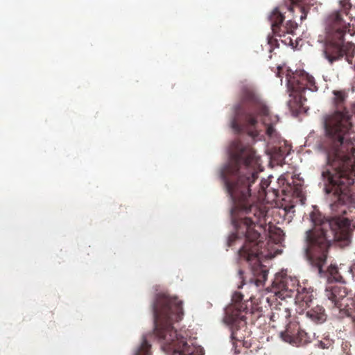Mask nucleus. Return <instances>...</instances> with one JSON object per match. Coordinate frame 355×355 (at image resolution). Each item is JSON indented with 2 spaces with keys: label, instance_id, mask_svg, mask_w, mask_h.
<instances>
[{
  "label": "nucleus",
  "instance_id": "b1692460",
  "mask_svg": "<svg viewBox=\"0 0 355 355\" xmlns=\"http://www.w3.org/2000/svg\"><path fill=\"white\" fill-rule=\"evenodd\" d=\"M282 68H283V66H282V65H279L277 67V72L276 73L277 76H278V77L281 76L280 73H281V70L282 69Z\"/></svg>",
  "mask_w": 355,
  "mask_h": 355
},
{
  "label": "nucleus",
  "instance_id": "dca6fc26",
  "mask_svg": "<svg viewBox=\"0 0 355 355\" xmlns=\"http://www.w3.org/2000/svg\"><path fill=\"white\" fill-rule=\"evenodd\" d=\"M268 44L270 46V51H272V49L279 48V41L277 39L273 37L272 36L268 35L267 37Z\"/></svg>",
  "mask_w": 355,
  "mask_h": 355
},
{
  "label": "nucleus",
  "instance_id": "39448f33",
  "mask_svg": "<svg viewBox=\"0 0 355 355\" xmlns=\"http://www.w3.org/2000/svg\"><path fill=\"white\" fill-rule=\"evenodd\" d=\"M349 24L346 23L338 13L330 15L325 27L328 37L323 42L322 55L329 64L345 58L352 64L355 55V44L345 41V35Z\"/></svg>",
  "mask_w": 355,
  "mask_h": 355
},
{
  "label": "nucleus",
  "instance_id": "c85d7f7f",
  "mask_svg": "<svg viewBox=\"0 0 355 355\" xmlns=\"http://www.w3.org/2000/svg\"><path fill=\"white\" fill-rule=\"evenodd\" d=\"M275 118H276V121H279V116H278V115H276V116H275Z\"/></svg>",
  "mask_w": 355,
  "mask_h": 355
},
{
  "label": "nucleus",
  "instance_id": "9b49d317",
  "mask_svg": "<svg viewBox=\"0 0 355 355\" xmlns=\"http://www.w3.org/2000/svg\"><path fill=\"white\" fill-rule=\"evenodd\" d=\"M268 19L270 21L272 31L275 33V28H279L283 24L285 17L284 14L279 11V8L276 7L268 15Z\"/></svg>",
  "mask_w": 355,
  "mask_h": 355
},
{
  "label": "nucleus",
  "instance_id": "f3484780",
  "mask_svg": "<svg viewBox=\"0 0 355 355\" xmlns=\"http://www.w3.org/2000/svg\"><path fill=\"white\" fill-rule=\"evenodd\" d=\"M270 184V182L268 179L262 178L259 182L260 189L262 191L266 189L269 187Z\"/></svg>",
  "mask_w": 355,
  "mask_h": 355
},
{
  "label": "nucleus",
  "instance_id": "6e6552de",
  "mask_svg": "<svg viewBox=\"0 0 355 355\" xmlns=\"http://www.w3.org/2000/svg\"><path fill=\"white\" fill-rule=\"evenodd\" d=\"M279 336L284 342L296 347H304L311 343L308 333L297 326L287 327L279 333Z\"/></svg>",
  "mask_w": 355,
  "mask_h": 355
},
{
  "label": "nucleus",
  "instance_id": "aec40b11",
  "mask_svg": "<svg viewBox=\"0 0 355 355\" xmlns=\"http://www.w3.org/2000/svg\"><path fill=\"white\" fill-rule=\"evenodd\" d=\"M243 295L239 292H234L232 295V300L236 302H240L243 300Z\"/></svg>",
  "mask_w": 355,
  "mask_h": 355
},
{
  "label": "nucleus",
  "instance_id": "cd10ccee",
  "mask_svg": "<svg viewBox=\"0 0 355 355\" xmlns=\"http://www.w3.org/2000/svg\"><path fill=\"white\" fill-rule=\"evenodd\" d=\"M282 42L284 43L286 45L287 44L286 40H282Z\"/></svg>",
  "mask_w": 355,
  "mask_h": 355
},
{
  "label": "nucleus",
  "instance_id": "f8f14e48",
  "mask_svg": "<svg viewBox=\"0 0 355 355\" xmlns=\"http://www.w3.org/2000/svg\"><path fill=\"white\" fill-rule=\"evenodd\" d=\"M150 349L148 335H143L140 343L134 349L132 355H151Z\"/></svg>",
  "mask_w": 355,
  "mask_h": 355
},
{
  "label": "nucleus",
  "instance_id": "6ab92c4d",
  "mask_svg": "<svg viewBox=\"0 0 355 355\" xmlns=\"http://www.w3.org/2000/svg\"><path fill=\"white\" fill-rule=\"evenodd\" d=\"M334 94L339 99L340 103H343L345 100V95L341 91H334Z\"/></svg>",
  "mask_w": 355,
  "mask_h": 355
},
{
  "label": "nucleus",
  "instance_id": "f257e3e1",
  "mask_svg": "<svg viewBox=\"0 0 355 355\" xmlns=\"http://www.w3.org/2000/svg\"><path fill=\"white\" fill-rule=\"evenodd\" d=\"M352 117L346 108L336 111V119L331 125L329 122L333 116H323L322 126L326 139L315 145V149L325 156L321 171L322 182L319 184L323 185V192L329 198L331 214L325 216L318 210L310 213L313 228L305 232L303 254L321 277L325 276L323 267L334 243L340 248L349 247L355 230L353 219L346 216L347 209L342 208L355 207V193L351 188L355 182V174L349 171L341 150L352 127Z\"/></svg>",
  "mask_w": 355,
  "mask_h": 355
},
{
  "label": "nucleus",
  "instance_id": "4468645a",
  "mask_svg": "<svg viewBox=\"0 0 355 355\" xmlns=\"http://www.w3.org/2000/svg\"><path fill=\"white\" fill-rule=\"evenodd\" d=\"M309 266H310V269L313 272H317L318 275L320 278H326L327 279V282L329 284H331L332 282H340L342 284H345V282L343 279V277L341 275H338V277H334L331 273H329V271L324 270L323 268V270L325 272V276L321 277L317 270L313 269L311 266L308 263Z\"/></svg>",
  "mask_w": 355,
  "mask_h": 355
},
{
  "label": "nucleus",
  "instance_id": "9d476101",
  "mask_svg": "<svg viewBox=\"0 0 355 355\" xmlns=\"http://www.w3.org/2000/svg\"><path fill=\"white\" fill-rule=\"evenodd\" d=\"M306 317L315 324H322L327 320L325 309L320 305L313 306L305 312Z\"/></svg>",
  "mask_w": 355,
  "mask_h": 355
},
{
  "label": "nucleus",
  "instance_id": "393cba45",
  "mask_svg": "<svg viewBox=\"0 0 355 355\" xmlns=\"http://www.w3.org/2000/svg\"><path fill=\"white\" fill-rule=\"evenodd\" d=\"M288 10L290 11V12H294V8H293V6H288Z\"/></svg>",
  "mask_w": 355,
  "mask_h": 355
},
{
  "label": "nucleus",
  "instance_id": "c756f323",
  "mask_svg": "<svg viewBox=\"0 0 355 355\" xmlns=\"http://www.w3.org/2000/svg\"><path fill=\"white\" fill-rule=\"evenodd\" d=\"M272 178V175H270L268 177V180H269L270 178Z\"/></svg>",
  "mask_w": 355,
  "mask_h": 355
},
{
  "label": "nucleus",
  "instance_id": "20e7f679",
  "mask_svg": "<svg viewBox=\"0 0 355 355\" xmlns=\"http://www.w3.org/2000/svg\"><path fill=\"white\" fill-rule=\"evenodd\" d=\"M258 116L262 117L267 135L270 138L276 137L277 132L274 128L268 107L257 94L243 87L241 103H236L233 107L230 128L236 134L245 132L253 140H259V132L257 129Z\"/></svg>",
  "mask_w": 355,
  "mask_h": 355
},
{
  "label": "nucleus",
  "instance_id": "ddd939ff",
  "mask_svg": "<svg viewBox=\"0 0 355 355\" xmlns=\"http://www.w3.org/2000/svg\"><path fill=\"white\" fill-rule=\"evenodd\" d=\"M290 1L293 5L297 6L299 8L300 12H302V15L300 16L301 21H302L304 19H306L307 14L310 9V6L313 5V3L311 2L313 0H290Z\"/></svg>",
  "mask_w": 355,
  "mask_h": 355
},
{
  "label": "nucleus",
  "instance_id": "4be33fe9",
  "mask_svg": "<svg viewBox=\"0 0 355 355\" xmlns=\"http://www.w3.org/2000/svg\"><path fill=\"white\" fill-rule=\"evenodd\" d=\"M291 101H288L287 102V104H288V106H289V107H290V110H291V112L292 116H293V117L296 118V117H297V116H298V115H299V114H300V110H294L292 107H291Z\"/></svg>",
  "mask_w": 355,
  "mask_h": 355
},
{
  "label": "nucleus",
  "instance_id": "bb28decb",
  "mask_svg": "<svg viewBox=\"0 0 355 355\" xmlns=\"http://www.w3.org/2000/svg\"><path fill=\"white\" fill-rule=\"evenodd\" d=\"M207 307H208V308H209V307H211V306H212L211 303H210V302H207Z\"/></svg>",
  "mask_w": 355,
  "mask_h": 355
},
{
  "label": "nucleus",
  "instance_id": "a211bd4d",
  "mask_svg": "<svg viewBox=\"0 0 355 355\" xmlns=\"http://www.w3.org/2000/svg\"><path fill=\"white\" fill-rule=\"evenodd\" d=\"M297 26L298 25L296 22L293 21L291 19L287 21V22H286V28L288 30H289L288 33H291L292 31L297 28Z\"/></svg>",
  "mask_w": 355,
  "mask_h": 355
},
{
  "label": "nucleus",
  "instance_id": "1a4fd4ad",
  "mask_svg": "<svg viewBox=\"0 0 355 355\" xmlns=\"http://www.w3.org/2000/svg\"><path fill=\"white\" fill-rule=\"evenodd\" d=\"M324 295L334 307L341 309L343 308L341 301L347 296V290L343 286L329 285L326 287Z\"/></svg>",
  "mask_w": 355,
  "mask_h": 355
},
{
  "label": "nucleus",
  "instance_id": "0eeeda50",
  "mask_svg": "<svg viewBox=\"0 0 355 355\" xmlns=\"http://www.w3.org/2000/svg\"><path fill=\"white\" fill-rule=\"evenodd\" d=\"M227 307L225 308V315L223 318V322L229 328L230 331V340L232 345V349L234 355L240 354V351L237 349L236 341L239 339L236 337V334L241 329V323L246 319L245 316L241 315L240 308L236 307V310L232 312L226 311Z\"/></svg>",
  "mask_w": 355,
  "mask_h": 355
},
{
  "label": "nucleus",
  "instance_id": "7ed1b4c3",
  "mask_svg": "<svg viewBox=\"0 0 355 355\" xmlns=\"http://www.w3.org/2000/svg\"><path fill=\"white\" fill-rule=\"evenodd\" d=\"M182 305V300L176 296L155 293L150 305L153 329L149 336H155L159 341L162 350L168 355H204L201 346L189 345L173 326L183 318Z\"/></svg>",
  "mask_w": 355,
  "mask_h": 355
},
{
  "label": "nucleus",
  "instance_id": "412c9836",
  "mask_svg": "<svg viewBox=\"0 0 355 355\" xmlns=\"http://www.w3.org/2000/svg\"><path fill=\"white\" fill-rule=\"evenodd\" d=\"M238 275L239 276L240 279L241 280V283L239 285V288H242L243 286L245 284L244 279V271L242 269L239 270Z\"/></svg>",
  "mask_w": 355,
  "mask_h": 355
},
{
  "label": "nucleus",
  "instance_id": "a878e982",
  "mask_svg": "<svg viewBox=\"0 0 355 355\" xmlns=\"http://www.w3.org/2000/svg\"><path fill=\"white\" fill-rule=\"evenodd\" d=\"M288 39H289V45L291 46H293L292 39L291 37H289Z\"/></svg>",
  "mask_w": 355,
  "mask_h": 355
},
{
  "label": "nucleus",
  "instance_id": "2eb2a0df",
  "mask_svg": "<svg viewBox=\"0 0 355 355\" xmlns=\"http://www.w3.org/2000/svg\"><path fill=\"white\" fill-rule=\"evenodd\" d=\"M333 343V341L329 338H324V340H318L315 345L320 349H328Z\"/></svg>",
  "mask_w": 355,
  "mask_h": 355
},
{
  "label": "nucleus",
  "instance_id": "423d86ee",
  "mask_svg": "<svg viewBox=\"0 0 355 355\" xmlns=\"http://www.w3.org/2000/svg\"><path fill=\"white\" fill-rule=\"evenodd\" d=\"M285 76L289 96L300 105L306 101L304 96L306 90L315 92L318 89L314 78L304 69L293 71L288 67Z\"/></svg>",
  "mask_w": 355,
  "mask_h": 355
},
{
  "label": "nucleus",
  "instance_id": "7c9ffc66",
  "mask_svg": "<svg viewBox=\"0 0 355 355\" xmlns=\"http://www.w3.org/2000/svg\"><path fill=\"white\" fill-rule=\"evenodd\" d=\"M354 107V112H355V105H354V107Z\"/></svg>",
  "mask_w": 355,
  "mask_h": 355
},
{
  "label": "nucleus",
  "instance_id": "5701e85b",
  "mask_svg": "<svg viewBox=\"0 0 355 355\" xmlns=\"http://www.w3.org/2000/svg\"><path fill=\"white\" fill-rule=\"evenodd\" d=\"M329 269L330 270V272L333 273L334 272L338 271V267L336 265L331 264L329 267Z\"/></svg>",
  "mask_w": 355,
  "mask_h": 355
},
{
  "label": "nucleus",
  "instance_id": "f03ea898",
  "mask_svg": "<svg viewBox=\"0 0 355 355\" xmlns=\"http://www.w3.org/2000/svg\"><path fill=\"white\" fill-rule=\"evenodd\" d=\"M225 150L227 159L218 173L231 203L230 215L234 229L227 239V245L231 247L242 241L238 256L244 259L250 266L252 277L249 282L259 287L266 282L269 271L263 264V260L272 259L276 254L267 248L268 241L253 228L258 220L242 218L239 214H248L253 207L249 200L251 187L259 178V171L255 167L259 157L252 148L238 140L232 141Z\"/></svg>",
  "mask_w": 355,
  "mask_h": 355
}]
</instances>
